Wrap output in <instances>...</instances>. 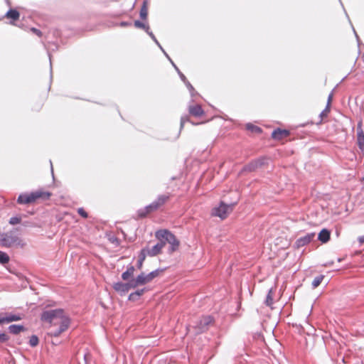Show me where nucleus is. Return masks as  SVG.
<instances>
[{
  "label": "nucleus",
  "instance_id": "nucleus-1",
  "mask_svg": "<svg viewBox=\"0 0 364 364\" xmlns=\"http://www.w3.org/2000/svg\"><path fill=\"white\" fill-rule=\"evenodd\" d=\"M144 278V272L139 274L135 279H132L129 282H118L113 284V289L121 296H124L129 290L137 287L146 284Z\"/></svg>",
  "mask_w": 364,
  "mask_h": 364
},
{
  "label": "nucleus",
  "instance_id": "nucleus-2",
  "mask_svg": "<svg viewBox=\"0 0 364 364\" xmlns=\"http://www.w3.org/2000/svg\"><path fill=\"white\" fill-rule=\"evenodd\" d=\"M49 191L38 190L32 192H25L19 194L17 198V203L20 205H28L34 203L38 199L47 200L51 196Z\"/></svg>",
  "mask_w": 364,
  "mask_h": 364
},
{
  "label": "nucleus",
  "instance_id": "nucleus-3",
  "mask_svg": "<svg viewBox=\"0 0 364 364\" xmlns=\"http://www.w3.org/2000/svg\"><path fill=\"white\" fill-rule=\"evenodd\" d=\"M155 237L164 239L170 245L168 252L173 253L176 251L180 245L179 240L171 231L167 229H161L155 232Z\"/></svg>",
  "mask_w": 364,
  "mask_h": 364
},
{
  "label": "nucleus",
  "instance_id": "nucleus-4",
  "mask_svg": "<svg viewBox=\"0 0 364 364\" xmlns=\"http://www.w3.org/2000/svg\"><path fill=\"white\" fill-rule=\"evenodd\" d=\"M67 318L64 315V311L62 309H55L46 310L41 314V319L44 322L57 324L63 318Z\"/></svg>",
  "mask_w": 364,
  "mask_h": 364
},
{
  "label": "nucleus",
  "instance_id": "nucleus-5",
  "mask_svg": "<svg viewBox=\"0 0 364 364\" xmlns=\"http://www.w3.org/2000/svg\"><path fill=\"white\" fill-rule=\"evenodd\" d=\"M236 203H232L230 204H227L223 201H221L218 206L215 207L213 209L212 214L215 216L219 217L221 219H225L227 218L228 214L232 210L233 207Z\"/></svg>",
  "mask_w": 364,
  "mask_h": 364
},
{
  "label": "nucleus",
  "instance_id": "nucleus-6",
  "mask_svg": "<svg viewBox=\"0 0 364 364\" xmlns=\"http://www.w3.org/2000/svg\"><path fill=\"white\" fill-rule=\"evenodd\" d=\"M213 323V318L210 316H204L200 318L196 323V333H202L206 331L210 325Z\"/></svg>",
  "mask_w": 364,
  "mask_h": 364
},
{
  "label": "nucleus",
  "instance_id": "nucleus-7",
  "mask_svg": "<svg viewBox=\"0 0 364 364\" xmlns=\"http://www.w3.org/2000/svg\"><path fill=\"white\" fill-rule=\"evenodd\" d=\"M2 237V246L6 247H11L19 240L18 237L12 231L3 233Z\"/></svg>",
  "mask_w": 364,
  "mask_h": 364
},
{
  "label": "nucleus",
  "instance_id": "nucleus-8",
  "mask_svg": "<svg viewBox=\"0 0 364 364\" xmlns=\"http://www.w3.org/2000/svg\"><path fill=\"white\" fill-rule=\"evenodd\" d=\"M70 320L69 318H64L61 321L58 322L59 327L55 330L51 331L49 335L53 337H58L62 333L65 331L70 325Z\"/></svg>",
  "mask_w": 364,
  "mask_h": 364
},
{
  "label": "nucleus",
  "instance_id": "nucleus-9",
  "mask_svg": "<svg viewBox=\"0 0 364 364\" xmlns=\"http://www.w3.org/2000/svg\"><path fill=\"white\" fill-rule=\"evenodd\" d=\"M264 161H265L264 158H259L256 160L252 161L251 162H250L249 164H247L242 168L241 172L255 171L257 168H261L264 165Z\"/></svg>",
  "mask_w": 364,
  "mask_h": 364
},
{
  "label": "nucleus",
  "instance_id": "nucleus-10",
  "mask_svg": "<svg viewBox=\"0 0 364 364\" xmlns=\"http://www.w3.org/2000/svg\"><path fill=\"white\" fill-rule=\"evenodd\" d=\"M357 144L359 149L364 154V132L362 120H360L357 124Z\"/></svg>",
  "mask_w": 364,
  "mask_h": 364
},
{
  "label": "nucleus",
  "instance_id": "nucleus-11",
  "mask_svg": "<svg viewBox=\"0 0 364 364\" xmlns=\"http://www.w3.org/2000/svg\"><path fill=\"white\" fill-rule=\"evenodd\" d=\"M159 208H157L156 204H155V203L154 201L151 204L145 206L144 208L139 209L137 210V218H144L149 214L157 210Z\"/></svg>",
  "mask_w": 364,
  "mask_h": 364
},
{
  "label": "nucleus",
  "instance_id": "nucleus-12",
  "mask_svg": "<svg viewBox=\"0 0 364 364\" xmlns=\"http://www.w3.org/2000/svg\"><path fill=\"white\" fill-rule=\"evenodd\" d=\"M316 234L314 232L307 233L306 235L299 237L295 242V246L297 248L304 247L311 242L315 237Z\"/></svg>",
  "mask_w": 364,
  "mask_h": 364
},
{
  "label": "nucleus",
  "instance_id": "nucleus-13",
  "mask_svg": "<svg viewBox=\"0 0 364 364\" xmlns=\"http://www.w3.org/2000/svg\"><path fill=\"white\" fill-rule=\"evenodd\" d=\"M290 135V132L288 129L277 128L274 129L272 133V137L274 140H282L284 138H287Z\"/></svg>",
  "mask_w": 364,
  "mask_h": 364
},
{
  "label": "nucleus",
  "instance_id": "nucleus-14",
  "mask_svg": "<svg viewBox=\"0 0 364 364\" xmlns=\"http://www.w3.org/2000/svg\"><path fill=\"white\" fill-rule=\"evenodd\" d=\"M188 112L191 116L200 117L203 116L205 112L200 105H188Z\"/></svg>",
  "mask_w": 364,
  "mask_h": 364
},
{
  "label": "nucleus",
  "instance_id": "nucleus-15",
  "mask_svg": "<svg viewBox=\"0 0 364 364\" xmlns=\"http://www.w3.org/2000/svg\"><path fill=\"white\" fill-rule=\"evenodd\" d=\"M4 17L10 19V23L14 25L15 22L20 18V13L16 9H10L4 15Z\"/></svg>",
  "mask_w": 364,
  "mask_h": 364
},
{
  "label": "nucleus",
  "instance_id": "nucleus-16",
  "mask_svg": "<svg viewBox=\"0 0 364 364\" xmlns=\"http://www.w3.org/2000/svg\"><path fill=\"white\" fill-rule=\"evenodd\" d=\"M134 272H135V267L133 265H129L127 267L126 271H124L122 274V275H121L122 279L123 281H124L125 282H129V281H131L132 279H134Z\"/></svg>",
  "mask_w": 364,
  "mask_h": 364
},
{
  "label": "nucleus",
  "instance_id": "nucleus-17",
  "mask_svg": "<svg viewBox=\"0 0 364 364\" xmlns=\"http://www.w3.org/2000/svg\"><path fill=\"white\" fill-rule=\"evenodd\" d=\"M142 250L149 257H155L161 252L160 246L157 245L156 244L155 245H154L152 247H149L146 246V247L142 248Z\"/></svg>",
  "mask_w": 364,
  "mask_h": 364
},
{
  "label": "nucleus",
  "instance_id": "nucleus-18",
  "mask_svg": "<svg viewBox=\"0 0 364 364\" xmlns=\"http://www.w3.org/2000/svg\"><path fill=\"white\" fill-rule=\"evenodd\" d=\"M171 193H166L159 195L157 198L154 200L155 204H156L157 208L159 209L162 205L166 204L171 198Z\"/></svg>",
  "mask_w": 364,
  "mask_h": 364
},
{
  "label": "nucleus",
  "instance_id": "nucleus-19",
  "mask_svg": "<svg viewBox=\"0 0 364 364\" xmlns=\"http://www.w3.org/2000/svg\"><path fill=\"white\" fill-rule=\"evenodd\" d=\"M331 237V231L327 228H323L318 234V240L322 243H326Z\"/></svg>",
  "mask_w": 364,
  "mask_h": 364
},
{
  "label": "nucleus",
  "instance_id": "nucleus-20",
  "mask_svg": "<svg viewBox=\"0 0 364 364\" xmlns=\"http://www.w3.org/2000/svg\"><path fill=\"white\" fill-rule=\"evenodd\" d=\"M146 291V288L137 289L131 293L128 296V300L131 301H136Z\"/></svg>",
  "mask_w": 364,
  "mask_h": 364
},
{
  "label": "nucleus",
  "instance_id": "nucleus-21",
  "mask_svg": "<svg viewBox=\"0 0 364 364\" xmlns=\"http://www.w3.org/2000/svg\"><path fill=\"white\" fill-rule=\"evenodd\" d=\"M26 330V328L23 325L20 324H11L9 326V331L11 333L17 335L21 332H23Z\"/></svg>",
  "mask_w": 364,
  "mask_h": 364
},
{
  "label": "nucleus",
  "instance_id": "nucleus-22",
  "mask_svg": "<svg viewBox=\"0 0 364 364\" xmlns=\"http://www.w3.org/2000/svg\"><path fill=\"white\" fill-rule=\"evenodd\" d=\"M5 323H9L14 321H18L21 319V316L13 314H4Z\"/></svg>",
  "mask_w": 364,
  "mask_h": 364
},
{
  "label": "nucleus",
  "instance_id": "nucleus-23",
  "mask_svg": "<svg viewBox=\"0 0 364 364\" xmlns=\"http://www.w3.org/2000/svg\"><path fill=\"white\" fill-rule=\"evenodd\" d=\"M139 16L142 20H146L148 16V1L146 0H144L143 1V4L141 5L140 11H139Z\"/></svg>",
  "mask_w": 364,
  "mask_h": 364
},
{
  "label": "nucleus",
  "instance_id": "nucleus-24",
  "mask_svg": "<svg viewBox=\"0 0 364 364\" xmlns=\"http://www.w3.org/2000/svg\"><path fill=\"white\" fill-rule=\"evenodd\" d=\"M183 83L186 85L187 89L188 90V91L190 92L191 97L193 98L191 101L193 102L194 97L196 96H199L198 92L197 91H196V90L194 89L193 85L190 83V82L187 79L183 82Z\"/></svg>",
  "mask_w": 364,
  "mask_h": 364
},
{
  "label": "nucleus",
  "instance_id": "nucleus-25",
  "mask_svg": "<svg viewBox=\"0 0 364 364\" xmlns=\"http://www.w3.org/2000/svg\"><path fill=\"white\" fill-rule=\"evenodd\" d=\"M148 256L146 252L141 249L138 255V261L136 263V267L139 269H141L143 267V263L146 259V257Z\"/></svg>",
  "mask_w": 364,
  "mask_h": 364
},
{
  "label": "nucleus",
  "instance_id": "nucleus-26",
  "mask_svg": "<svg viewBox=\"0 0 364 364\" xmlns=\"http://www.w3.org/2000/svg\"><path fill=\"white\" fill-rule=\"evenodd\" d=\"M245 128L247 130L256 134H261L262 132V128L254 125L253 124L248 122L245 124Z\"/></svg>",
  "mask_w": 364,
  "mask_h": 364
},
{
  "label": "nucleus",
  "instance_id": "nucleus-27",
  "mask_svg": "<svg viewBox=\"0 0 364 364\" xmlns=\"http://www.w3.org/2000/svg\"><path fill=\"white\" fill-rule=\"evenodd\" d=\"M186 122H191L193 125H198V124L203 123V122L194 123L191 121L189 116H188V115L182 116L181 118L180 131L183 129L184 124Z\"/></svg>",
  "mask_w": 364,
  "mask_h": 364
},
{
  "label": "nucleus",
  "instance_id": "nucleus-28",
  "mask_svg": "<svg viewBox=\"0 0 364 364\" xmlns=\"http://www.w3.org/2000/svg\"><path fill=\"white\" fill-rule=\"evenodd\" d=\"M134 26L137 28L144 30V31L147 29H149V26L143 23L139 20H135L134 22Z\"/></svg>",
  "mask_w": 364,
  "mask_h": 364
},
{
  "label": "nucleus",
  "instance_id": "nucleus-29",
  "mask_svg": "<svg viewBox=\"0 0 364 364\" xmlns=\"http://www.w3.org/2000/svg\"><path fill=\"white\" fill-rule=\"evenodd\" d=\"M324 279L323 275H319L314 278L311 283V286L313 289L317 288L322 282L323 279Z\"/></svg>",
  "mask_w": 364,
  "mask_h": 364
},
{
  "label": "nucleus",
  "instance_id": "nucleus-30",
  "mask_svg": "<svg viewBox=\"0 0 364 364\" xmlns=\"http://www.w3.org/2000/svg\"><path fill=\"white\" fill-rule=\"evenodd\" d=\"M164 269H161V268L156 269L148 274L149 277L152 281L154 279L157 277L160 274V273L163 272L164 271Z\"/></svg>",
  "mask_w": 364,
  "mask_h": 364
},
{
  "label": "nucleus",
  "instance_id": "nucleus-31",
  "mask_svg": "<svg viewBox=\"0 0 364 364\" xmlns=\"http://www.w3.org/2000/svg\"><path fill=\"white\" fill-rule=\"evenodd\" d=\"M39 343V338L36 335H32L29 339V345L31 347H36Z\"/></svg>",
  "mask_w": 364,
  "mask_h": 364
},
{
  "label": "nucleus",
  "instance_id": "nucleus-32",
  "mask_svg": "<svg viewBox=\"0 0 364 364\" xmlns=\"http://www.w3.org/2000/svg\"><path fill=\"white\" fill-rule=\"evenodd\" d=\"M9 262V255L2 251H0V263L2 264H7Z\"/></svg>",
  "mask_w": 364,
  "mask_h": 364
},
{
  "label": "nucleus",
  "instance_id": "nucleus-33",
  "mask_svg": "<svg viewBox=\"0 0 364 364\" xmlns=\"http://www.w3.org/2000/svg\"><path fill=\"white\" fill-rule=\"evenodd\" d=\"M265 304L267 306H271L273 304V298H272V289H270L267 295L266 299H265Z\"/></svg>",
  "mask_w": 364,
  "mask_h": 364
},
{
  "label": "nucleus",
  "instance_id": "nucleus-34",
  "mask_svg": "<svg viewBox=\"0 0 364 364\" xmlns=\"http://www.w3.org/2000/svg\"><path fill=\"white\" fill-rule=\"evenodd\" d=\"M331 105H326V108L320 113L319 117L321 118L320 123L321 122L323 117H326L328 114L330 112Z\"/></svg>",
  "mask_w": 364,
  "mask_h": 364
},
{
  "label": "nucleus",
  "instance_id": "nucleus-35",
  "mask_svg": "<svg viewBox=\"0 0 364 364\" xmlns=\"http://www.w3.org/2000/svg\"><path fill=\"white\" fill-rule=\"evenodd\" d=\"M171 65H173V67L174 68V69L176 70V71L177 72L178 75H179L181 80L184 82L187 78L186 77L183 75V73L179 70V68L176 66V65L173 63V61H171Z\"/></svg>",
  "mask_w": 364,
  "mask_h": 364
},
{
  "label": "nucleus",
  "instance_id": "nucleus-36",
  "mask_svg": "<svg viewBox=\"0 0 364 364\" xmlns=\"http://www.w3.org/2000/svg\"><path fill=\"white\" fill-rule=\"evenodd\" d=\"M21 218L20 216H14V217H11L9 219V223L11 225H15L21 223Z\"/></svg>",
  "mask_w": 364,
  "mask_h": 364
},
{
  "label": "nucleus",
  "instance_id": "nucleus-37",
  "mask_svg": "<svg viewBox=\"0 0 364 364\" xmlns=\"http://www.w3.org/2000/svg\"><path fill=\"white\" fill-rule=\"evenodd\" d=\"M77 212L82 218H88V213L85 211V210L83 208H78Z\"/></svg>",
  "mask_w": 364,
  "mask_h": 364
},
{
  "label": "nucleus",
  "instance_id": "nucleus-38",
  "mask_svg": "<svg viewBox=\"0 0 364 364\" xmlns=\"http://www.w3.org/2000/svg\"><path fill=\"white\" fill-rule=\"evenodd\" d=\"M9 340V336L6 333H0V343H5Z\"/></svg>",
  "mask_w": 364,
  "mask_h": 364
},
{
  "label": "nucleus",
  "instance_id": "nucleus-39",
  "mask_svg": "<svg viewBox=\"0 0 364 364\" xmlns=\"http://www.w3.org/2000/svg\"><path fill=\"white\" fill-rule=\"evenodd\" d=\"M159 242L156 243L157 245L160 246V249L162 250V249L164 247V246L166 245L167 242L165 241L164 239H161L160 237H156Z\"/></svg>",
  "mask_w": 364,
  "mask_h": 364
},
{
  "label": "nucleus",
  "instance_id": "nucleus-40",
  "mask_svg": "<svg viewBox=\"0 0 364 364\" xmlns=\"http://www.w3.org/2000/svg\"><path fill=\"white\" fill-rule=\"evenodd\" d=\"M31 31L39 37H41L43 34L42 32L39 29H38L35 27L31 28Z\"/></svg>",
  "mask_w": 364,
  "mask_h": 364
},
{
  "label": "nucleus",
  "instance_id": "nucleus-41",
  "mask_svg": "<svg viewBox=\"0 0 364 364\" xmlns=\"http://www.w3.org/2000/svg\"><path fill=\"white\" fill-rule=\"evenodd\" d=\"M145 32L150 36V38L153 40V41H156V38L154 36V34L153 33V32L150 31V28L146 30Z\"/></svg>",
  "mask_w": 364,
  "mask_h": 364
},
{
  "label": "nucleus",
  "instance_id": "nucleus-42",
  "mask_svg": "<svg viewBox=\"0 0 364 364\" xmlns=\"http://www.w3.org/2000/svg\"><path fill=\"white\" fill-rule=\"evenodd\" d=\"M119 26L121 27H129L132 26V23L129 21H121Z\"/></svg>",
  "mask_w": 364,
  "mask_h": 364
},
{
  "label": "nucleus",
  "instance_id": "nucleus-43",
  "mask_svg": "<svg viewBox=\"0 0 364 364\" xmlns=\"http://www.w3.org/2000/svg\"><path fill=\"white\" fill-rule=\"evenodd\" d=\"M5 323L4 314H0V325Z\"/></svg>",
  "mask_w": 364,
  "mask_h": 364
},
{
  "label": "nucleus",
  "instance_id": "nucleus-44",
  "mask_svg": "<svg viewBox=\"0 0 364 364\" xmlns=\"http://www.w3.org/2000/svg\"><path fill=\"white\" fill-rule=\"evenodd\" d=\"M144 278H145L147 284L149 283L150 282H151V279L149 277L148 274L144 273Z\"/></svg>",
  "mask_w": 364,
  "mask_h": 364
},
{
  "label": "nucleus",
  "instance_id": "nucleus-45",
  "mask_svg": "<svg viewBox=\"0 0 364 364\" xmlns=\"http://www.w3.org/2000/svg\"><path fill=\"white\" fill-rule=\"evenodd\" d=\"M48 57L50 60V77L52 78V63H51V55L48 53Z\"/></svg>",
  "mask_w": 364,
  "mask_h": 364
},
{
  "label": "nucleus",
  "instance_id": "nucleus-46",
  "mask_svg": "<svg viewBox=\"0 0 364 364\" xmlns=\"http://www.w3.org/2000/svg\"><path fill=\"white\" fill-rule=\"evenodd\" d=\"M332 97H333V94L331 93L328 97V102H327V105H330L331 104V99H332Z\"/></svg>",
  "mask_w": 364,
  "mask_h": 364
},
{
  "label": "nucleus",
  "instance_id": "nucleus-47",
  "mask_svg": "<svg viewBox=\"0 0 364 364\" xmlns=\"http://www.w3.org/2000/svg\"><path fill=\"white\" fill-rule=\"evenodd\" d=\"M358 242H359L360 244L364 243V235H363V236H360V237H358Z\"/></svg>",
  "mask_w": 364,
  "mask_h": 364
},
{
  "label": "nucleus",
  "instance_id": "nucleus-48",
  "mask_svg": "<svg viewBox=\"0 0 364 364\" xmlns=\"http://www.w3.org/2000/svg\"><path fill=\"white\" fill-rule=\"evenodd\" d=\"M164 54V55L168 58V60L171 63V61H173L171 60V58L169 57V55L167 54V53L166 51H164L163 53Z\"/></svg>",
  "mask_w": 364,
  "mask_h": 364
},
{
  "label": "nucleus",
  "instance_id": "nucleus-49",
  "mask_svg": "<svg viewBox=\"0 0 364 364\" xmlns=\"http://www.w3.org/2000/svg\"><path fill=\"white\" fill-rule=\"evenodd\" d=\"M23 225L25 227L31 226V223L28 221H25L23 223Z\"/></svg>",
  "mask_w": 364,
  "mask_h": 364
},
{
  "label": "nucleus",
  "instance_id": "nucleus-50",
  "mask_svg": "<svg viewBox=\"0 0 364 364\" xmlns=\"http://www.w3.org/2000/svg\"><path fill=\"white\" fill-rule=\"evenodd\" d=\"M156 45L159 48L161 45L160 44V43L158 41L157 39H156V41H154Z\"/></svg>",
  "mask_w": 364,
  "mask_h": 364
},
{
  "label": "nucleus",
  "instance_id": "nucleus-51",
  "mask_svg": "<svg viewBox=\"0 0 364 364\" xmlns=\"http://www.w3.org/2000/svg\"><path fill=\"white\" fill-rule=\"evenodd\" d=\"M50 163L51 173H52V175L53 176V164H52L51 161H50Z\"/></svg>",
  "mask_w": 364,
  "mask_h": 364
},
{
  "label": "nucleus",
  "instance_id": "nucleus-52",
  "mask_svg": "<svg viewBox=\"0 0 364 364\" xmlns=\"http://www.w3.org/2000/svg\"><path fill=\"white\" fill-rule=\"evenodd\" d=\"M1 236H3V233H0V245L2 246V240H1V239H2L3 237H1Z\"/></svg>",
  "mask_w": 364,
  "mask_h": 364
},
{
  "label": "nucleus",
  "instance_id": "nucleus-53",
  "mask_svg": "<svg viewBox=\"0 0 364 364\" xmlns=\"http://www.w3.org/2000/svg\"><path fill=\"white\" fill-rule=\"evenodd\" d=\"M5 1H6V4L8 6H11V1H10V0H5Z\"/></svg>",
  "mask_w": 364,
  "mask_h": 364
},
{
  "label": "nucleus",
  "instance_id": "nucleus-54",
  "mask_svg": "<svg viewBox=\"0 0 364 364\" xmlns=\"http://www.w3.org/2000/svg\"><path fill=\"white\" fill-rule=\"evenodd\" d=\"M159 48H160V50H161L163 53H164V51H165V50H164V49L163 48V47H162L161 46L159 47Z\"/></svg>",
  "mask_w": 364,
  "mask_h": 364
},
{
  "label": "nucleus",
  "instance_id": "nucleus-55",
  "mask_svg": "<svg viewBox=\"0 0 364 364\" xmlns=\"http://www.w3.org/2000/svg\"><path fill=\"white\" fill-rule=\"evenodd\" d=\"M353 31H354V33H355V34L356 38H358V34L356 33V32H355V29H354V28H353Z\"/></svg>",
  "mask_w": 364,
  "mask_h": 364
},
{
  "label": "nucleus",
  "instance_id": "nucleus-56",
  "mask_svg": "<svg viewBox=\"0 0 364 364\" xmlns=\"http://www.w3.org/2000/svg\"><path fill=\"white\" fill-rule=\"evenodd\" d=\"M345 13H346V16L349 18L348 16V14L346 13V11H345Z\"/></svg>",
  "mask_w": 364,
  "mask_h": 364
},
{
  "label": "nucleus",
  "instance_id": "nucleus-57",
  "mask_svg": "<svg viewBox=\"0 0 364 364\" xmlns=\"http://www.w3.org/2000/svg\"><path fill=\"white\" fill-rule=\"evenodd\" d=\"M340 2H341V1H340ZM341 5H342V6L343 7V3H341Z\"/></svg>",
  "mask_w": 364,
  "mask_h": 364
}]
</instances>
